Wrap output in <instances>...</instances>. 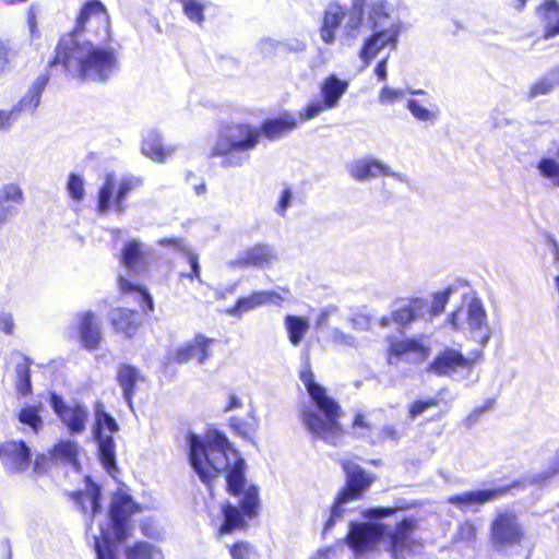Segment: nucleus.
Listing matches in <instances>:
<instances>
[{"instance_id":"obj_1","label":"nucleus","mask_w":559,"mask_h":559,"mask_svg":"<svg viewBox=\"0 0 559 559\" xmlns=\"http://www.w3.org/2000/svg\"><path fill=\"white\" fill-rule=\"evenodd\" d=\"M189 461L202 483L210 485L218 474L227 472L229 492H241L246 463L224 435L215 432L202 441L198 436L190 433Z\"/></svg>"},{"instance_id":"obj_2","label":"nucleus","mask_w":559,"mask_h":559,"mask_svg":"<svg viewBox=\"0 0 559 559\" xmlns=\"http://www.w3.org/2000/svg\"><path fill=\"white\" fill-rule=\"evenodd\" d=\"M298 126V119L292 114L280 118L267 119L261 128L247 123L229 124L221 129L218 136L211 147V156L224 157L225 167H240L249 158L264 134L270 140H276L293 131Z\"/></svg>"},{"instance_id":"obj_3","label":"nucleus","mask_w":559,"mask_h":559,"mask_svg":"<svg viewBox=\"0 0 559 559\" xmlns=\"http://www.w3.org/2000/svg\"><path fill=\"white\" fill-rule=\"evenodd\" d=\"M61 63L73 76L84 81L104 82L118 69L114 49L104 48L92 40L66 35L56 47L50 66Z\"/></svg>"},{"instance_id":"obj_4","label":"nucleus","mask_w":559,"mask_h":559,"mask_svg":"<svg viewBox=\"0 0 559 559\" xmlns=\"http://www.w3.org/2000/svg\"><path fill=\"white\" fill-rule=\"evenodd\" d=\"M414 520L404 519L392 532L381 523H352L347 534L348 545L356 551L372 550L379 539L389 537V550L394 559H405L407 555L418 552L421 548L414 537Z\"/></svg>"},{"instance_id":"obj_5","label":"nucleus","mask_w":559,"mask_h":559,"mask_svg":"<svg viewBox=\"0 0 559 559\" xmlns=\"http://www.w3.org/2000/svg\"><path fill=\"white\" fill-rule=\"evenodd\" d=\"M299 378L307 389L317 408L323 414L321 417L314 409L308 407L301 412V420L309 432L328 443L336 444L342 436L338 423L340 405L326 394V390L314 381V374L307 361L302 365Z\"/></svg>"},{"instance_id":"obj_6","label":"nucleus","mask_w":559,"mask_h":559,"mask_svg":"<svg viewBox=\"0 0 559 559\" xmlns=\"http://www.w3.org/2000/svg\"><path fill=\"white\" fill-rule=\"evenodd\" d=\"M138 511L132 498L118 491L114 495L105 523H99V535H94L97 559H119L116 542H123L131 535L130 516Z\"/></svg>"},{"instance_id":"obj_7","label":"nucleus","mask_w":559,"mask_h":559,"mask_svg":"<svg viewBox=\"0 0 559 559\" xmlns=\"http://www.w3.org/2000/svg\"><path fill=\"white\" fill-rule=\"evenodd\" d=\"M364 5L361 0H355L348 10L338 3H330L325 9L323 23L320 29L321 39L332 45L335 41V32L342 27L340 40L342 45H352L359 34L362 23Z\"/></svg>"},{"instance_id":"obj_8","label":"nucleus","mask_w":559,"mask_h":559,"mask_svg":"<svg viewBox=\"0 0 559 559\" xmlns=\"http://www.w3.org/2000/svg\"><path fill=\"white\" fill-rule=\"evenodd\" d=\"M448 322L455 331L469 332L471 337L485 345L489 338L487 313L480 299L471 297L448 317Z\"/></svg>"},{"instance_id":"obj_9","label":"nucleus","mask_w":559,"mask_h":559,"mask_svg":"<svg viewBox=\"0 0 559 559\" xmlns=\"http://www.w3.org/2000/svg\"><path fill=\"white\" fill-rule=\"evenodd\" d=\"M75 37L91 40L94 37L98 41H107L110 38L109 15L105 5L98 0L85 3L76 21L72 33Z\"/></svg>"},{"instance_id":"obj_10","label":"nucleus","mask_w":559,"mask_h":559,"mask_svg":"<svg viewBox=\"0 0 559 559\" xmlns=\"http://www.w3.org/2000/svg\"><path fill=\"white\" fill-rule=\"evenodd\" d=\"M142 185L143 180L133 175H126L117 180L114 174H107L98 192V211L100 213H108L111 206H114L116 212L123 213L126 211L124 201L127 197Z\"/></svg>"},{"instance_id":"obj_11","label":"nucleus","mask_w":559,"mask_h":559,"mask_svg":"<svg viewBox=\"0 0 559 559\" xmlns=\"http://www.w3.org/2000/svg\"><path fill=\"white\" fill-rule=\"evenodd\" d=\"M525 531L512 511L498 512L490 524V543L495 550L507 552L522 545Z\"/></svg>"},{"instance_id":"obj_12","label":"nucleus","mask_w":559,"mask_h":559,"mask_svg":"<svg viewBox=\"0 0 559 559\" xmlns=\"http://www.w3.org/2000/svg\"><path fill=\"white\" fill-rule=\"evenodd\" d=\"M348 86V81L342 80L335 74H330L320 84L321 99L309 103L305 109L299 111L298 119L300 121H308L325 110L338 107L340 100L347 92Z\"/></svg>"},{"instance_id":"obj_13","label":"nucleus","mask_w":559,"mask_h":559,"mask_svg":"<svg viewBox=\"0 0 559 559\" xmlns=\"http://www.w3.org/2000/svg\"><path fill=\"white\" fill-rule=\"evenodd\" d=\"M50 405L71 435H80L85 430L88 411L80 403L68 404L56 393L50 394Z\"/></svg>"},{"instance_id":"obj_14","label":"nucleus","mask_w":559,"mask_h":559,"mask_svg":"<svg viewBox=\"0 0 559 559\" xmlns=\"http://www.w3.org/2000/svg\"><path fill=\"white\" fill-rule=\"evenodd\" d=\"M347 171L357 181H366L379 176H391L401 182L408 183V176L392 171L390 166L372 157L354 160L347 166Z\"/></svg>"},{"instance_id":"obj_15","label":"nucleus","mask_w":559,"mask_h":559,"mask_svg":"<svg viewBox=\"0 0 559 559\" xmlns=\"http://www.w3.org/2000/svg\"><path fill=\"white\" fill-rule=\"evenodd\" d=\"M373 29V34L366 39L359 53L360 59L366 66H368L385 46H392L394 48L400 34V29L395 24L385 26L376 22Z\"/></svg>"},{"instance_id":"obj_16","label":"nucleus","mask_w":559,"mask_h":559,"mask_svg":"<svg viewBox=\"0 0 559 559\" xmlns=\"http://www.w3.org/2000/svg\"><path fill=\"white\" fill-rule=\"evenodd\" d=\"M31 449L20 440H10L0 444V460L11 473H22L31 463Z\"/></svg>"},{"instance_id":"obj_17","label":"nucleus","mask_w":559,"mask_h":559,"mask_svg":"<svg viewBox=\"0 0 559 559\" xmlns=\"http://www.w3.org/2000/svg\"><path fill=\"white\" fill-rule=\"evenodd\" d=\"M276 261L277 254L272 246L265 243H257L241 252L235 260H230L228 265L234 269H263L272 265Z\"/></svg>"},{"instance_id":"obj_18","label":"nucleus","mask_w":559,"mask_h":559,"mask_svg":"<svg viewBox=\"0 0 559 559\" xmlns=\"http://www.w3.org/2000/svg\"><path fill=\"white\" fill-rule=\"evenodd\" d=\"M506 491V488L477 489L450 496L447 501L461 511H474L476 507L497 499Z\"/></svg>"},{"instance_id":"obj_19","label":"nucleus","mask_w":559,"mask_h":559,"mask_svg":"<svg viewBox=\"0 0 559 559\" xmlns=\"http://www.w3.org/2000/svg\"><path fill=\"white\" fill-rule=\"evenodd\" d=\"M214 342L203 335H197L190 342L179 346L171 356L176 364H185L190 359H197L200 365L211 356L210 345Z\"/></svg>"},{"instance_id":"obj_20","label":"nucleus","mask_w":559,"mask_h":559,"mask_svg":"<svg viewBox=\"0 0 559 559\" xmlns=\"http://www.w3.org/2000/svg\"><path fill=\"white\" fill-rule=\"evenodd\" d=\"M78 332L83 346L88 350L98 348L102 342L100 325L95 313L91 310L76 314Z\"/></svg>"},{"instance_id":"obj_21","label":"nucleus","mask_w":559,"mask_h":559,"mask_svg":"<svg viewBox=\"0 0 559 559\" xmlns=\"http://www.w3.org/2000/svg\"><path fill=\"white\" fill-rule=\"evenodd\" d=\"M283 297L271 290L254 292L248 297H240L234 307L226 310L227 314L240 318L243 313H247L258 307L265 304H273L280 306L283 301Z\"/></svg>"},{"instance_id":"obj_22","label":"nucleus","mask_w":559,"mask_h":559,"mask_svg":"<svg viewBox=\"0 0 559 559\" xmlns=\"http://www.w3.org/2000/svg\"><path fill=\"white\" fill-rule=\"evenodd\" d=\"M468 366V359L460 350L445 348L430 362L428 371L437 376H449L455 372L457 368H466Z\"/></svg>"},{"instance_id":"obj_23","label":"nucleus","mask_w":559,"mask_h":559,"mask_svg":"<svg viewBox=\"0 0 559 559\" xmlns=\"http://www.w3.org/2000/svg\"><path fill=\"white\" fill-rule=\"evenodd\" d=\"M343 469L346 474V486L340 493H345V497L350 500L358 499L370 486L371 479L366 472L354 462H344Z\"/></svg>"},{"instance_id":"obj_24","label":"nucleus","mask_w":559,"mask_h":559,"mask_svg":"<svg viewBox=\"0 0 559 559\" xmlns=\"http://www.w3.org/2000/svg\"><path fill=\"white\" fill-rule=\"evenodd\" d=\"M49 74L38 75L28 86L21 99L14 104L20 114L34 115L41 102V96L49 83Z\"/></svg>"},{"instance_id":"obj_25","label":"nucleus","mask_w":559,"mask_h":559,"mask_svg":"<svg viewBox=\"0 0 559 559\" xmlns=\"http://www.w3.org/2000/svg\"><path fill=\"white\" fill-rule=\"evenodd\" d=\"M141 151L152 160L164 163L175 153L176 147L173 145L164 146L160 133L154 129H151L147 130L143 135Z\"/></svg>"},{"instance_id":"obj_26","label":"nucleus","mask_w":559,"mask_h":559,"mask_svg":"<svg viewBox=\"0 0 559 559\" xmlns=\"http://www.w3.org/2000/svg\"><path fill=\"white\" fill-rule=\"evenodd\" d=\"M109 320L117 333L126 337H132L140 325L139 314L135 311L117 308L110 311Z\"/></svg>"},{"instance_id":"obj_27","label":"nucleus","mask_w":559,"mask_h":559,"mask_svg":"<svg viewBox=\"0 0 559 559\" xmlns=\"http://www.w3.org/2000/svg\"><path fill=\"white\" fill-rule=\"evenodd\" d=\"M390 355L399 358L424 360L429 355V348L416 340L399 341L391 344Z\"/></svg>"},{"instance_id":"obj_28","label":"nucleus","mask_w":559,"mask_h":559,"mask_svg":"<svg viewBox=\"0 0 559 559\" xmlns=\"http://www.w3.org/2000/svg\"><path fill=\"white\" fill-rule=\"evenodd\" d=\"M141 380L140 371L131 365H121L117 371V381L122 389L123 399L132 407V399L136 382Z\"/></svg>"},{"instance_id":"obj_29","label":"nucleus","mask_w":559,"mask_h":559,"mask_svg":"<svg viewBox=\"0 0 559 559\" xmlns=\"http://www.w3.org/2000/svg\"><path fill=\"white\" fill-rule=\"evenodd\" d=\"M545 23L544 38L549 39L559 35V4L556 0H547L538 10Z\"/></svg>"},{"instance_id":"obj_30","label":"nucleus","mask_w":559,"mask_h":559,"mask_svg":"<svg viewBox=\"0 0 559 559\" xmlns=\"http://www.w3.org/2000/svg\"><path fill=\"white\" fill-rule=\"evenodd\" d=\"M121 262L133 272H140L145 267V253L142 243L138 240L128 242L122 251Z\"/></svg>"},{"instance_id":"obj_31","label":"nucleus","mask_w":559,"mask_h":559,"mask_svg":"<svg viewBox=\"0 0 559 559\" xmlns=\"http://www.w3.org/2000/svg\"><path fill=\"white\" fill-rule=\"evenodd\" d=\"M288 340L294 346H298L310 329L307 318L287 314L284 319Z\"/></svg>"},{"instance_id":"obj_32","label":"nucleus","mask_w":559,"mask_h":559,"mask_svg":"<svg viewBox=\"0 0 559 559\" xmlns=\"http://www.w3.org/2000/svg\"><path fill=\"white\" fill-rule=\"evenodd\" d=\"M51 460L58 462H66L74 466L75 468L79 466L78 464V443L71 440H61L59 441L50 451H49Z\"/></svg>"},{"instance_id":"obj_33","label":"nucleus","mask_w":559,"mask_h":559,"mask_svg":"<svg viewBox=\"0 0 559 559\" xmlns=\"http://www.w3.org/2000/svg\"><path fill=\"white\" fill-rule=\"evenodd\" d=\"M126 559H165L162 549L148 542H138L124 550Z\"/></svg>"},{"instance_id":"obj_34","label":"nucleus","mask_w":559,"mask_h":559,"mask_svg":"<svg viewBox=\"0 0 559 559\" xmlns=\"http://www.w3.org/2000/svg\"><path fill=\"white\" fill-rule=\"evenodd\" d=\"M40 411L41 405H28L17 412L16 418L20 424L27 426L33 433L37 435L44 427Z\"/></svg>"},{"instance_id":"obj_35","label":"nucleus","mask_w":559,"mask_h":559,"mask_svg":"<svg viewBox=\"0 0 559 559\" xmlns=\"http://www.w3.org/2000/svg\"><path fill=\"white\" fill-rule=\"evenodd\" d=\"M94 438L98 443V452L102 460V463L106 467V469L111 473L112 469H116V452H115V441L114 438L109 435H94Z\"/></svg>"},{"instance_id":"obj_36","label":"nucleus","mask_w":559,"mask_h":559,"mask_svg":"<svg viewBox=\"0 0 559 559\" xmlns=\"http://www.w3.org/2000/svg\"><path fill=\"white\" fill-rule=\"evenodd\" d=\"M559 85V67L554 68L540 80L535 82L528 92V98L533 99L538 96L549 94L556 86Z\"/></svg>"},{"instance_id":"obj_37","label":"nucleus","mask_w":559,"mask_h":559,"mask_svg":"<svg viewBox=\"0 0 559 559\" xmlns=\"http://www.w3.org/2000/svg\"><path fill=\"white\" fill-rule=\"evenodd\" d=\"M29 366L31 360L26 357H21V360L15 365V389L22 396L32 393Z\"/></svg>"},{"instance_id":"obj_38","label":"nucleus","mask_w":559,"mask_h":559,"mask_svg":"<svg viewBox=\"0 0 559 559\" xmlns=\"http://www.w3.org/2000/svg\"><path fill=\"white\" fill-rule=\"evenodd\" d=\"M222 512L224 522L219 528L221 534H228L234 530L243 528L246 526L245 519L237 507L226 503L223 506Z\"/></svg>"},{"instance_id":"obj_39","label":"nucleus","mask_w":559,"mask_h":559,"mask_svg":"<svg viewBox=\"0 0 559 559\" xmlns=\"http://www.w3.org/2000/svg\"><path fill=\"white\" fill-rule=\"evenodd\" d=\"M95 427L94 435H104L103 431L106 429L110 433L118 431L119 427L115 418L105 411L102 402H96L94 406Z\"/></svg>"},{"instance_id":"obj_40","label":"nucleus","mask_w":559,"mask_h":559,"mask_svg":"<svg viewBox=\"0 0 559 559\" xmlns=\"http://www.w3.org/2000/svg\"><path fill=\"white\" fill-rule=\"evenodd\" d=\"M118 283H119V288L122 293L136 295L138 301L145 312L153 311V309H154L153 298L146 289L132 284L131 282H129L128 280H126L121 276L118 280Z\"/></svg>"},{"instance_id":"obj_41","label":"nucleus","mask_w":559,"mask_h":559,"mask_svg":"<svg viewBox=\"0 0 559 559\" xmlns=\"http://www.w3.org/2000/svg\"><path fill=\"white\" fill-rule=\"evenodd\" d=\"M75 500L81 504L84 512H86L85 502H88L92 509V515L94 518L102 509L100 488L97 485L92 484L87 487L86 492H78L75 495Z\"/></svg>"},{"instance_id":"obj_42","label":"nucleus","mask_w":559,"mask_h":559,"mask_svg":"<svg viewBox=\"0 0 559 559\" xmlns=\"http://www.w3.org/2000/svg\"><path fill=\"white\" fill-rule=\"evenodd\" d=\"M407 109L415 119L424 122H435L439 117L438 108L429 109L414 98L408 99Z\"/></svg>"},{"instance_id":"obj_43","label":"nucleus","mask_w":559,"mask_h":559,"mask_svg":"<svg viewBox=\"0 0 559 559\" xmlns=\"http://www.w3.org/2000/svg\"><path fill=\"white\" fill-rule=\"evenodd\" d=\"M539 175L559 188V162L551 157L542 158L536 166Z\"/></svg>"},{"instance_id":"obj_44","label":"nucleus","mask_w":559,"mask_h":559,"mask_svg":"<svg viewBox=\"0 0 559 559\" xmlns=\"http://www.w3.org/2000/svg\"><path fill=\"white\" fill-rule=\"evenodd\" d=\"M349 501L352 500L345 497V493H338L334 504L331 508L330 516L324 524L323 534L330 532L334 527L335 523L343 518L345 512L344 504Z\"/></svg>"},{"instance_id":"obj_45","label":"nucleus","mask_w":559,"mask_h":559,"mask_svg":"<svg viewBox=\"0 0 559 559\" xmlns=\"http://www.w3.org/2000/svg\"><path fill=\"white\" fill-rule=\"evenodd\" d=\"M24 201V193L17 183L9 182L0 187V202L20 205Z\"/></svg>"},{"instance_id":"obj_46","label":"nucleus","mask_w":559,"mask_h":559,"mask_svg":"<svg viewBox=\"0 0 559 559\" xmlns=\"http://www.w3.org/2000/svg\"><path fill=\"white\" fill-rule=\"evenodd\" d=\"M241 509L248 518H253L257 514V508L259 506V492L255 486L249 487L241 500Z\"/></svg>"},{"instance_id":"obj_47","label":"nucleus","mask_w":559,"mask_h":559,"mask_svg":"<svg viewBox=\"0 0 559 559\" xmlns=\"http://www.w3.org/2000/svg\"><path fill=\"white\" fill-rule=\"evenodd\" d=\"M67 191L73 201L81 202L85 195L83 177L76 174H70L67 182Z\"/></svg>"},{"instance_id":"obj_48","label":"nucleus","mask_w":559,"mask_h":559,"mask_svg":"<svg viewBox=\"0 0 559 559\" xmlns=\"http://www.w3.org/2000/svg\"><path fill=\"white\" fill-rule=\"evenodd\" d=\"M450 295H451V289L448 288L443 292L436 293L432 296V301L429 302V308H428L430 319H432L436 316H439L440 313H442L444 311L445 306L449 301Z\"/></svg>"},{"instance_id":"obj_49","label":"nucleus","mask_w":559,"mask_h":559,"mask_svg":"<svg viewBox=\"0 0 559 559\" xmlns=\"http://www.w3.org/2000/svg\"><path fill=\"white\" fill-rule=\"evenodd\" d=\"M557 474H559V449L555 452L554 456L550 459L549 467L544 472L533 475L530 478V481L532 484H540V483H544V481L550 479L551 477H554Z\"/></svg>"},{"instance_id":"obj_50","label":"nucleus","mask_w":559,"mask_h":559,"mask_svg":"<svg viewBox=\"0 0 559 559\" xmlns=\"http://www.w3.org/2000/svg\"><path fill=\"white\" fill-rule=\"evenodd\" d=\"M229 554L233 559H253L255 549L248 542H238L230 546Z\"/></svg>"},{"instance_id":"obj_51","label":"nucleus","mask_w":559,"mask_h":559,"mask_svg":"<svg viewBox=\"0 0 559 559\" xmlns=\"http://www.w3.org/2000/svg\"><path fill=\"white\" fill-rule=\"evenodd\" d=\"M370 19L373 21V25L376 24V22H378L381 25H385V26H390V24H394L390 20L389 15L385 11V4L382 1L376 2L372 4L371 10H370Z\"/></svg>"},{"instance_id":"obj_52","label":"nucleus","mask_w":559,"mask_h":559,"mask_svg":"<svg viewBox=\"0 0 559 559\" xmlns=\"http://www.w3.org/2000/svg\"><path fill=\"white\" fill-rule=\"evenodd\" d=\"M330 340L335 345H344V346H349V347H355V348L358 345L355 336L344 333L343 331H341L337 328L331 329Z\"/></svg>"},{"instance_id":"obj_53","label":"nucleus","mask_w":559,"mask_h":559,"mask_svg":"<svg viewBox=\"0 0 559 559\" xmlns=\"http://www.w3.org/2000/svg\"><path fill=\"white\" fill-rule=\"evenodd\" d=\"M415 318V320L424 318L426 314H429V301L424 298H414L406 304Z\"/></svg>"},{"instance_id":"obj_54","label":"nucleus","mask_w":559,"mask_h":559,"mask_svg":"<svg viewBox=\"0 0 559 559\" xmlns=\"http://www.w3.org/2000/svg\"><path fill=\"white\" fill-rule=\"evenodd\" d=\"M21 114L13 105L10 109L0 110V130L8 131L20 118Z\"/></svg>"},{"instance_id":"obj_55","label":"nucleus","mask_w":559,"mask_h":559,"mask_svg":"<svg viewBox=\"0 0 559 559\" xmlns=\"http://www.w3.org/2000/svg\"><path fill=\"white\" fill-rule=\"evenodd\" d=\"M294 199V193L289 187H286L275 205V212L281 216L285 217L287 209L292 205Z\"/></svg>"},{"instance_id":"obj_56","label":"nucleus","mask_w":559,"mask_h":559,"mask_svg":"<svg viewBox=\"0 0 559 559\" xmlns=\"http://www.w3.org/2000/svg\"><path fill=\"white\" fill-rule=\"evenodd\" d=\"M439 404L437 399H428L425 401H415L409 407V417L415 419L417 416L421 415L428 408L435 407Z\"/></svg>"},{"instance_id":"obj_57","label":"nucleus","mask_w":559,"mask_h":559,"mask_svg":"<svg viewBox=\"0 0 559 559\" xmlns=\"http://www.w3.org/2000/svg\"><path fill=\"white\" fill-rule=\"evenodd\" d=\"M392 320L397 325L405 326L416 321L407 305L400 307L392 312Z\"/></svg>"},{"instance_id":"obj_58","label":"nucleus","mask_w":559,"mask_h":559,"mask_svg":"<svg viewBox=\"0 0 559 559\" xmlns=\"http://www.w3.org/2000/svg\"><path fill=\"white\" fill-rule=\"evenodd\" d=\"M158 243L163 247H170L176 251L186 253L190 250L189 246L186 243L185 239L179 237H168L162 238L158 240Z\"/></svg>"},{"instance_id":"obj_59","label":"nucleus","mask_w":559,"mask_h":559,"mask_svg":"<svg viewBox=\"0 0 559 559\" xmlns=\"http://www.w3.org/2000/svg\"><path fill=\"white\" fill-rule=\"evenodd\" d=\"M404 95L403 90L391 88L384 86L379 94V102L382 104H393L395 100Z\"/></svg>"},{"instance_id":"obj_60","label":"nucleus","mask_w":559,"mask_h":559,"mask_svg":"<svg viewBox=\"0 0 559 559\" xmlns=\"http://www.w3.org/2000/svg\"><path fill=\"white\" fill-rule=\"evenodd\" d=\"M19 209L16 204L0 202V226L16 216Z\"/></svg>"},{"instance_id":"obj_61","label":"nucleus","mask_w":559,"mask_h":559,"mask_svg":"<svg viewBox=\"0 0 559 559\" xmlns=\"http://www.w3.org/2000/svg\"><path fill=\"white\" fill-rule=\"evenodd\" d=\"M11 57L12 50L8 44L0 38V74L7 69Z\"/></svg>"},{"instance_id":"obj_62","label":"nucleus","mask_w":559,"mask_h":559,"mask_svg":"<svg viewBox=\"0 0 559 559\" xmlns=\"http://www.w3.org/2000/svg\"><path fill=\"white\" fill-rule=\"evenodd\" d=\"M188 258V261L191 265V273L187 274L188 277L190 278H198L200 280V273H201V270H200V264H199V259H198V255L195 253H193L191 251V249L185 253Z\"/></svg>"},{"instance_id":"obj_63","label":"nucleus","mask_w":559,"mask_h":559,"mask_svg":"<svg viewBox=\"0 0 559 559\" xmlns=\"http://www.w3.org/2000/svg\"><path fill=\"white\" fill-rule=\"evenodd\" d=\"M14 330V322L10 312H0V331L5 334H12Z\"/></svg>"},{"instance_id":"obj_64","label":"nucleus","mask_w":559,"mask_h":559,"mask_svg":"<svg viewBox=\"0 0 559 559\" xmlns=\"http://www.w3.org/2000/svg\"><path fill=\"white\" fill-rule=\"evenodd\" d=\"M352 328L357 331H366L369 328V318L366 314H356L349 318Z\"/></svg>"}]
</instances>
